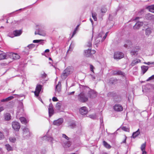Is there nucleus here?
<instances>
[{
	"mask_svg": "<svg viewBox=\"0 0 154 154\" xmlns=\"http://www.w3.org/2000/svg\"><path fill=\"white\" fill-rule=\"evenodd\" d=\"M88 47H91L92 45L91 41V40L88 41L87 44L86 45Z\"/></svg>",
	"mask_w": 154,
	"mask_h": 154,
	"instance_id": "44",
	"label": "nucleus"
},
{
	"mask_svg": "<svg viewBox=\"0 0 154 154\" xmlns=\"http://www.w3.org/2000/svg\"><path fill=\"white\" fill-rule=\"evenodd\" d=\"M146 147V143L143 144L141 147V150L142 151H143L145 150V148Z\"/></svg>",
	"mask_w": 154,
	"mask_h": 154,
	"instance_id": "37",
	"label": "nucleus"
},
{
	"mask_svg": "<svg viewBox=\"0 0 154 154\" xmlns=\"http://www.w3.org/2000/svg\"><path fill=\"white\" fill-rule=\"evenodd\" d=\"M90 75L91 76V77L92 79L94 80L95 79V77L94 75Z\"/></svg>",
	"mask_w": 154,
	"mask_h": 154,
	"instance_id": "56",
	"label": "nucleus"
},
{
	"mask_svg": "<svg viewBox=\"0 0 154 154\" xmlns=\"http://www.w3.org/2000/svg\"><path fill=\"white\" fill-rule=\"evenodd\" d=\"M122 129L125 131L129 132V129L126 127H123L122 128Z\"/></svg>",
	"mask_w": 154,
	"mask_h": 154,
	"instance_id": "35",
	"label": "nucleus"
},
{
	"mask_svg": "<svg viewBox=\"0 0 154 154\" xmlns=\"http://www.w3.org/2000/svg\"><path fill=\"white\" fill-rule=\"evenodd\" d=\"M151 31L150 28H147L146 30V35H149L151 33Z\"/></svg>",
	"mask_w": 154,
	"mask_h": 154,
	"instance_id": "31",
	"label": "nucleus"
},
{
	"mask_svg": "<svg viewBox=\"0 0 154 154\" xmlns=\"http://www.w3.org/2000/svg\"><path fill=\"white\" fill-rule=\"evenodd\" d=\"M49 51V50L48 49H47L45 51V52H48Z\"/></svg>",
	"mask_w": 154,
	"mask_h": 154,
	"instance_id": "64",
	"label": "nucleus"
},
{
	"mask_svg": "<svg viewBox=\"0 0 154 154\" xmlns=\"http://www.w3.org/2000/svg\"><path fill=\"white\" fill-rule=\"evenodd\" d=\"M22 31L21 30H16L14 31L13 33L14 36H17L20 35L22 33Z\"/></svg>",
	"mask_w": 154,
	"mask_h": 154,
	"instance_id": "23",
	"label": "nucleus"
},
{
	"mask_svg": "<svg viewBox=\"0 0 154 154\" xmlns=\"http://www.w3.org/2000/svg\"><path fill=\"white\" fill-rule=\"evenodd\" d=\"M40 41H42V40H33V42L34 43L39 42Z\"/></svg>",
	"mask_w": 154,
	"mask_h": 154,
	"instance_id": "49",
	"label": "nucleus"
},
{
	"mask_svg": "<svg viewBox=\"0 0 154 154\" xmlns=\"http://www.w3.org/2000/svg\"><path fill=\"white\" fill-rule=\"evenodd\" d=\"M154 80V75L149 77L146 80L147 81H149L150 80Z\"/></svg>",
	"mask_w": 154,
	"mask_h": 154,
	"instance_id": "42",
	"label": "nucleus"
},
{
	"mask_svg": "<svg viewBox=\"0 0 154 154\" xmlns=\"http://www.w3.org/2000/svg\"><path fill=\"white\" fill-rule=\"evenodd\" d=\"M40 40H42V41H40V44L43 45L44 43V41L45 40H42V39H41Z\"/></svg>",
	"mask_w": 154,
	"mask_h": 154,
	"instance_id": "57",
	"label": "nucleus"
},
{
	"mask_svg": "<svg viewBox=\"0 0 154 154\" xmlns=\"http://www.w3.org/2000/svg\"><path fill=\"white\" fill-rule=\"evenodd\" d=\"M140 62V60L139 59H136L133 60L130 65L132 66L137 64L138 63Z\"/></svg>",
	"mask_w": 154,
	"mask_h": 154,
	"instance_id": "22",
	"label": "nucleus"
},
{
	"mask_svg": "<svg viewBox=\"0 0 154 154\" xmlns=\"http://www.w3.org/2000/svg\"><path fill=\"white\" fill-rule=\"evenodd\" d=\"M38 35L43 36H45L46 35V31L44 30H42L41 29H39L38 30Z\"/></svg>",
	"mask_w": 154,
	"mask_h": 154,
	"instance_id": "18",
	"label": "nucleus"
},
{
	"mask_svg": "<svg viewBox=\"0 0 154 154\" xmlns=\"http://www.w3.org/2000/svg\"><path fill=\"white\" fill-rule=\"evenodd\" d=\"M7 56H8V58L14 60L19 59L20 57V56L17 54L11 52L7 53Z\"/></svg>",
	"mask_w": 154,
	"mask_h": 154,
	"instance_id": "3",
	"label": "nucleus"
},
{
	"mask_svg": "<svg viewBox=\"0 0 154 154\" xmlns=\"http://www.w3.org/2000/svg\"><path fill=\"white\" fill-rule=\"evenodd\" d=\"M140 134V132L139 131V129H138V130L136 132L133 133L132 137L134 138L137 137Z\"/></svg>",
	"mask_w": 154,
	"mask_h": 154,
	"instance_id": "24",
	"label": "nucleus"
},
{
	"mask_svg": "<svg viewBox=\"0 0 154 154\" xmlns=\"http://www.w3.org/2000/svg\"><path fill=\"white\" fill-rule=\"evenodd\" d=\"M11 116L9 113H6L5 116V119L7 120H9L11 119Z\"/></svg>",
	"mask_w": 154,
	"mask_h": 154,
	"instance_id": "27",
	"label": "nucleus"
},
{
	"mask_svg": "<svg viewBox=\"0 0 154 154\" xmlns=\"http://www.w3.org/2000/svg\"><path fill=\"white\" fill-rule=\"evenodd\" d=\"M61 83L60 82H59L58 84L56 86L55 91L56 93L57 92L59 93L61 89Z\"/></svg>",
	"mask_w": 154,
	"mask_h": 154,
	"instance_id": "14",
	"label": "nucleus"
},
{
	"mask_svg": "<svg viewBox=\"0 0 154 154\" xmlns=\"http://www.w3.org/2000/svg\"><path fill=\"white\" fill-rule=\"evenodd\" d=\"M131 54L132 55H137L138 54L137 51L132 50L131 52Z\"/></svg>",
	"mask_w": 154,
	"mask_h": 154,
	"instance_id": "33",
	"label": "nucleus"
},
{
	"mask_svg": "<svg viewBox=\"0 0 154 154\" xmlns=\"http://www.w3.org/2000/svg\"><path fill=\"white\" fill-rule=\"evenodd\" d=\"M88 110L85 106L82 107L79 109V112L82 115H85L88 113Z\"/></svg>",
	"mask_w": 154,
	"mask_h": 154,
	"instance_id": "9",
	"label": "nucleus"
},
{
	"mask_svg": "<svg viewBox=\"0 0 154 154\" xmlns=\"http://www.w3.org/2000/svg\"><path fill=\"white\" fill-rule=\"evenodd\" d=\"M20 120L22 124H26L27 123L26 119L24 117H20Z\"/></svg>",
	"mask_w": 154,
	"mask_h": 154,
	"instance_id": "25",
	"label": "nucleus"
},
{
	"mask_svg": "<svg viewBox=\"0 0 154 154\" xmlns=\"http://www.w3.org/2000/svg\"><path fill=\"white\" fill-rule=\"evenodd\" d=\"M79 101L82 103H85L88 100V97L83 92L81 93L78 96Z\"/></svg>",
	"mask_w": 154,
	"mask_h": 154,
	"instance_id": "1",
	"label": "nucleus"
},
{
	"mask_svg": "<svg viewBox=\"0 0 154 154\" xmlns=\"http://www.w3.org/2000/svg\"><path fill=\"white\" fill-rule=\"evenodd\" d=\"M23 136L25 138H28L30 135V133L29 129L27 128H25L23 129Z\"/></svg>",
	"mask_w": 154,
	"mask_h": 154,
	"instance_id": "5",
	"label": "nucleus"
},
{
	"mask_svg": "<svg viewBox=\"0 0 154 154\" xmlns=\"http://www.w3.org/2000/svg\"><path fill=\"white\" fill-rule=\"evenodd\" d=\"M89 117L90 118L94 119L96 118V116L95 114L90 115H89Z\"/></svg>",
	"mask_w": 154,
	"mask_h": 154,
	"instance_id": "43",
	"label": "nucleus"
},
{
	"mask_svg": "<svg viewBox=\"0 0 154 154\" xmlns=\"http://www.w3.org/2000/svg\"><path fill=\"white\" fill-rule=\"evenodd\" d=\"M72 72L70 68H67L63 71L62 74L61 75V78L63 79H65Z\"/></svg>",
	"mask_w": 154,
	"mask_h": 154,
	"instance_id": "2",
	"label": "nucleus"
},
{
	"mask_svg": "<svg viewBox=\"0 0 154 154\" xmlns=\"http://www.w3.org/2000/svg\"><path fill=\"white\" fill-rule=\"evenodd\" d=\"M143 23L142 22H138L136 23L134 26L133 28L134 29H138L140 27L143 25Z\"/></svg>",
	"mask_w": 154,
	"mask_h": 154,
	"instance_id": "13",
	"label": "nucleus"
},
{
	"mask_svg": "<svg viewBox=\"0 0 154 154\" xmlns=\"http://www.w3.org/2000/svg\"><path fill=\"white\" fill-rule=\"evenodd\" d=\"M20 105L21 106V109L20 110V111H17V113L16 118H18L19 117L18 116L19 115L21 114V113H23L24 111V109L23 108V104L22 103H21L20 104Z\"/></svg>",
	"mask_w": 154,
	"mask_h": 154,
	"instance_id": "15",
	"label": "nucleus"
},
{
	"mask_svg": "<svg viewBox=\"0 0 154 154\" xmlns=\"http://www.w3.org/2000/svg\"><path fill=\"white\" fill-rule=\"evenodd\" d=\"M62 137H63L65 138L67 140H69V138L64 134H63L62 135Z\"/></svg>",
	"mask_w": 154,
	"mask_h": 154,
	"instance_id": "46",
	"label": "nucleus"
},
{
	"mask_svg": "<svg viewBox=\"0 0 154 154\" xmlns=\"http://www.w3.org/2000/svg\"><path fill=\"white\" fill-rule=\"evenodd\" d=\"M9 140L12 143H14L16 141V139L14 137H11L9 138Z\"/></svg>",
	"mask_w": 154,
	"mask_h": 154,
	"instance_id": "32",
	"label": "nucleus"
},
{
	"mask_svg": "<svg viewBox=\"0 0 154 154\" xmlns=\"http://www.w3.org/2000/svg\"><path fill=\"white\" fill-rule=\"evenodd\" d=\"M52 100L53 101H57L58 100V99L55 97H53Z\"/></svg>",
	"mask_w": 154,
	"mask_h": 154,
	"instance_id": "50",
	"label": "nucleus"
},
{
	"mask_svg": "<svg viewBox=\"0 0 154 154\" xmlns=\"http://www.w3.org/2000/svg\"><path fill=\"white\" fill-rule=\"evenodd\" d=\"M8 58L7 56V53L6 54L4 53H2L0 54V60Z\"/></svg>",
	"mask_w": 154,
	"mask_h": 154,
	"instance_id": "21",
	"label": "nucleus"
},
{
	"mask_svg": "<svg viewBox=\"0 0 154 154\" xmlns=\"http://www.w3.org/2000/svg\"><path fill=\"white\" fill-rule=\"evenodd\" d=\"M14 98L13 96H10L7 98L5 99V101H8L12 99H13Z\"/></svg>",
	"mask_w": 154,
	"mask_h": 154,
	"instance_id": "40",
	"label": "nucleus"
},
{
	"mask_svg": "<svg viewBox=\"0 0 154 154\" xmlns=\"http://www.w3.org/2000/svg\"><path fill=\"white\" fill-rule=\"evenodd\" d=\"M90 69L91 71L92 72H94V70L93 69L94 68V67L92 65H90Z\"/></svg>",
	"mask_w": 154,
	"mask_h": 154,
	"instance_id": "48",
	"label": "nucleus"
},
{
	"mask_svg": "<svg viewBox=\"0 0 154 154\" xmlns=\"http://www.w3.org/2000/svg\"><path fill=\"white\" fill-rule=\"evenodd\" d=\"M107 11V9L106 8L104 7H103L102 8L101 11L102 13H106Z\"/></svg>",
	"mask_w": 154,
	"mask_h": 154,
	"instance_id": "38",
	"label": "nucleus"
},
{
	"mask_svg": "<svg viewBox=\"0 0 154 154\" xmlns=\"http://www.w3.org/2000/svg\"><path fill=\"white\" fill-rule=\"evenodd\" d=\"M12 125L13 128L16 131H18L20 127V124L17 122H13Z\"/></svg>",
	"mask_w": 154,
	"mask_h": 154,
	"instance_id": "6",
	"label": "nucleus"
},
{
	"mask_svg": "<svg viewBox=\"0 0 154 154\" xmlns=\"http://www.w3.org/2000/svg\"><path fill=\"white\" fill-rule=\"evenodd\" d=\"M75 126V123H71V124H70L69 125V127L70 128H74Z\"/></svg>",
	"mask_w": 154,
	"mask_h": 154,
	"instance_id": "41",
	"label": "nucleus"
},
{
	"mask_svg": "<svg viewBox=\"0 0 154 154\" xmlns=\"http://www.w3.org/2000/svg\"><path fill=\"white\" fill-rule=\"evenodd\" d=\"M35 46L33 44H31L30 45H28V47L29 48H34Z\"/></svg>",
	"mask_w": 154,
	"mask_h": 154,
	"instance_id": "47",
	"label": "nucleus"
},
{
	"mask_svg": "<svg viewBox=\"0 0 154 154\" xmlns=\"http://www.w3.org/2000/svg\"><path fill=\"white\" fill-rule=\"evenodd\" d=\"M106 36L107 35H106V34H105V35L103 36V38L102 39V42L103 41L105 40V39L106 38Z\"/></svg>",
	"mask_w": 154,
	"mask_h": 154,
	"instance_id": "55",
	"label": "nucleus"
},
{
	"mask_svg": "<svg viewBox=\"0 0 154 154\" xmlns=\"http://www.w3.org/2000/svg\"><path fill=\"white\" fill-rule=\"evenodd\" d=\"M144 63L146 64L149 65L150 64H152V63H151L150 62H148L147 63L145 62V63Z\"/></svg>",
	"mask_w": 154,
	"mask_h": 154,
	"instance_id": "60",
	"label": "nucleus"
},
{
	"mask_svg": "<svg viewBox=\"0 0 154 154\" xmlns=\"http://www.w3.org/2000/svg\"><path fill=\"white\" fill-rule=\"evenodd\" d=\"M147 8L149 11L154 13V5L148 6Z\"/></svg>",
	"mask_w": 154,
	"mask_h": 154,
	"instance_id": "29",
	"label": "nucleus"
},
{
	"mask_svg": "<svg viewBox=\"0 0 154 154\" xmlns=\"http://www.w3.org/2000/svg\"><path fill=\"white\" fill-rule=\"evenodd\" d=\"M125 138L124 140L122 142V143H126V138H127V137L125 136Z\"/></svg>",
	"mask_w": 154,
	"mask_h": 154,
	"instance_id": "62",
	"label": "nucleus"
},
{
	"mask_svg": "<svg viewBox=\"0 0 154 154\" xmlns=\"http://www.w3.org/2000/svg\"><path fill=\"white\" fill-rule=\"evenodd\" d=\"M53 106L52 103H50L49 106L48 112L50 117L52 116L54 114V110L53 108Z\"/></svg>",
	"mask_w": 154,
	"mask_h": 154,
	"instance_id": "11",
	"label": "nucleus"
},
{
	"mask_svg": "<svg viewBox=\"0 0 154 154\" xmlns=\"http://www.w3.org/2000/svg\"><path fill=\"white\" fill-rule=\"evenodd\" d=\"M104 33H103V32H100L98 35V37H101L102 36V35H103Z\"/></svg>",
	"mask_w": 154,
	"mask_h": 154,
	"instance_id": "51",
	"label": "nucleus"
},
{
	"mask_svg": "<svg viewBox=\"0 0 154 154\" xmlns=\"http://www.w3.org/2000/svg\"><path fill=\"white\" fill-rule=\"evenodd\" d=\"M74 93H75V91H72V92H69L68 93V94L69 95L73 94H74Z\"/></svg>",
	"mask_w": 154,
	"mask_h": 154,
	"instance_id": "59",
	"label": "nucleus"
},
{
	"mask_svg": "<svg viewBox=\"0 0 154 154\" xmlns=\"http://www.w3.org/2000/svg\"><path fill=\"white\" fill-rule=\"evenodd\" d=\"M76 33V30H74L73 32L71 38H72L74 36V35Z\"/></svg>",
	"mask_w": 154,
	"mask_h": 154,
	"instance_id": "54",
	"label": "nucleus"
},
{
	"mask_svg": "<svg viewBox=\"0 0 154 154\" xmlns=\"http://www.w3.org/2000/svg\"><path fill=\"white\" fill-rule=\"evenodd\" d=\"M95 51L94 50H91V54H94L95 53Z\"/></svg>",
	"mask_w": 154,
	"mask_h": 154,
	"instance_id": "61",
	"label": "nucleus"
},
{
	"mask_svg": "<svg viewBox=\"0 0 154 154\" xmlns=\"http://www.w3.org/2000/svg\"><path fill=\"white\" fill-rule=\"evenodd\" d=\"M142 151L143 152L142 154H146V152L145 151V150Z\"/></svg>",
	"mask_w": 154,
	"mask_h": 154,
	"instance_id": "63",
	"label": "nucleus"
},
{
	"mask_svg": "<svg viewBox=\"0 0 154 154\" xmlns=\"http://www.w3.org/2000/svg\"><path fill=\"white\" fill-rule=\"evenodd\" d=\"M148 68V67L147 66H141V68L143 74H144L147 71Z\"/></svg>",
	"mask_w": 154,
	"mask_h": 154,
	"instance_id": "20",
	"label": "nucleus"
},
{
	"mask_svg": "<svg viewBox=\"0 0 154 154\" xmlns=\"http://www.w3.org/2000/svg\"><path fill=\"white\" fill-rule=\"evenodd\" d=\"M63 118H60L57 120H54L53 123V124L57 126L61 125L63 122Z\"/></svg>",
	"mask_w": 154,
	"mask_h": 154,
	"instance_id": "8",
	"label": "nucleus"
},
{
	"mask_svg": "<svg viewBox=\"0 0 154 154\" xmlns=\"http://www.w3.org/2000/svg\"><path fill=\"white\" fill-rule=\"evenodd\" d=\"M132 45V42H131L129 40H126L125 42V44L124 45V47L126 48H128Z\"/></svg>",
	"mask_w": 154,
	"mask_h": 154,
	"instance_id": "17",
	"label": "nucleus"
},
{
	"mask_svg": "<svg viewBox=\"0 0 154 154\" xmlns=\"http://www.w3.org/2000/svg\"><path fill=\"white\" fill-rule=\"evenodd\" d=\"M42 88V86L40 85H37L35 88V91L34 92L35 95L36 96L38 97L40 91H41Z\"/></svg>",
	"mask_w": 154,
	"mask_h": 154,
	"instance_id": "7",
	"label": "nucleus"
},
{
	"mask_svg": "<svg viewBox=\"0 0 154 154\" xmlns=\"http://www.w3.org/2000/svg\"><path fill=\"white\" fill-rule=\"evenodd\" d=\"M61 107V104L59 103H57L56 104V109L59 110L60 109V108Z\"/></svg>",
	"mask_w": 154,
	"mask_h": 154,
	"instance_id": "34",
	"label": "nucleus"
},
{
	"mask_svg": "<svg viewBox=\"0 0 154 154\" xmlns=\"http://www.w3.org/2000/svg\"><path fill=\"white\" fill-rule=\"evenodd\" d=\"M80 89H83V90H84V91H85V90H87V89H88V90H89L90 89L86 87H85V86H82V85H81L80 86Z\"/></svg>",
	"mask_w": 154,
	"mask_h": 154,
	"instance_id": "36",
	"label": "nucleus"
},
{
	"mask_svg": "<svg viewBox=\"0 0 154 154\" xmlns=\"http://www.w3.org/2000/svg\"><path fill=\"white\" fill-rule=\"evenodd\" d=\"M118 74L124 75L125 73L121 71H119L117 72Z\"/></svg>",
	"mask_w": 154,
	"mask_h": 154,
	"instance_id": "53",
	"label": "nucleus"
},
{
	"mask_svg": "<svg viewBox=\"0 0 154 154\" xmlns=\"http://www.w3.org/2000/svg\"><path fill=\"white\" fill-rule=\"evenodd\" d=\"M91 55V48L88 49L87 50H85L84 51V55L87 57H90Z\"/></svg>",
	"mask_w": 154,
	"mask_h": 154,
	"instance_id": "16",
	"label": "nucleus"
},
{
	"mask_svg": "<svg viewBox=\"0 0 154 154\" xmlns=\"http://www.w3.org/2000/svg\"><path fill=\"white\" fill-rule=\"evenodd\" d=\"M88 95L90 98H93L96 97L97 96L96 92L93 90L88 91Z\"/></svg>",
	"mask_w": 154,
	"mask_h": 154,
	"instance_id": "12",
	"label": "nucleus"
},
{
	"mask_svg": "<svg viewBox=\"0 0 154 154\" xmlns=\"http://www.w3.org/2000/svg\"><path fill=\"white\" fill-rule=\"evenodd\" d=\"M4 110V108L3 106L0 107V112Z\"/></svg>",
	"mask_w": 154,
	"mask_h": 154,
	"instance_id": "58",
	"label": "nucleus"
},
{
	"mask_svg": "<svg viewBox=\"0 0 154 154\" xmlns=\"http://www.w3.org/2000/svg\"><path fill=\"white\" fill-rule=\"evenodd\" d=\"M42 139L43 140H46L51 142H52V141L54 140L53 138L52 137H47V136H45L43 137Z\"/></svg>",
	"mask_w": 154,
	"mask_h": 154,
	"instance_id": "19",
	"label": "nucleus"
},
{
	"mask_svg": "<svg viewBox=\"0 0 154 154\" xmlns=\"http://www.w3.org/2000/svg\"><path fill=\"white\" fill-rule=\"evenodd\" d=\"M64 144L65 147H68L70 146L71 143L69 141H67L66 143H64Z\"/></svg>",
	"mask_w": 154,
	"mask_h": 154,
	"instance_id": "30",
	"label": "nucleus"
},
{
	"mask_svg": "<svg viewBox=\"0 0 154 154\" xmlns=\"http://www.w3.org/2000/svg\"><path fill=\"white\" fill-rule=\"evenodd\" d=\"M124 57L123 54L121 52H117L115 53L114 58L115 59L119 60Z\"/></svg>",
	"mask_w": 154,
	"mask_h": 154,
	"instance_id": "4",
	"label": "nucleus"
},
{
	"mask_svg": "<svg viewBox=\"0 0 154 154\" xmlns=\"http://www.w3.org/2000/svg\"><path fill=\"white\" fill-rule=\"evenodd\" d=\"M96 13H92V17L95 21L97 20V17H96Z\"/></svg>",
	"mask_w": 154,
	"mask_h": 154,
	"instance_id": "39",
	"label": "nucleus"
},
{
	"mask_svg": "<svg viewBox=\"0 0 154 154\" xmlns=\"http://www.w3.org/2000/svg\"><path fill=\"white\" fill-rule=\"evenodd\" d=\"M103 144L104 146L107 148L110 149L111 147L110 145L105 141H103Z\"/></svg>",
	"mask_w": 154,
	"mask_h": 154,
	"instance_id": "28",
	"label": "nucleus"
},
{
	"mask_svg": "<svg viewBox=\"0 0 154 154\" xmlns=\"http://www.w3.org/2000/svg\"><path fill=\"white\" fill-rule=\"evenodd\" d=\"M5 148L7 149L8 151H12L13 150V148L12 147L8 144H7L5 145Z\"/></svg>",
	"mask_w": 154,
	"mask_h": 154,
	"instance_id": "26",
	"label": "nucleus"
},
{
	"mask_svg": "<svg viewBox=\"0 0 154 154\" xmlns=\"http://www.w3.org/2000/svg\"><path fill=\"white\" fill-rule=\"evenodd\" d=\"M4 135L3 132L0 131V140L4 138Z\"/></svg>",
	"mask_w": 154,
	"mask_h": 154,
	"instance_id": "45",
	"label": "nucleus"
},
{
	"mask_svg": "<svg viewBox=\"0 0 154 154\" xmlns=\"http://www.w3.org/2000/svg\"><path fill=\"white\" fill-rule=\"evenodd\" d=\"M46 76L47 75L45 73H44L42 75V76L43 78H45Z\"/></svg>",
	"mask_w": 154,
	"mask_h": 154,
	"instance_id": "52",
	"label": "nucleus"
},
{
	"mask_svg": "<svg viewBox=\"0 0 154 154\" xmlns=\"http://www.w3.org/2000/svg\"><path fill=\"white\" fill-rule=\"evenodd\" d=\"M115 110L118 111H122L123 110V108L122 105L119 104H116L113 107Z\"/></svg>",
	"mask_w": 154,
	"mask_h": 154,
	"instance_id": "10",
	"label": "nucleus"
}]
</instances>
